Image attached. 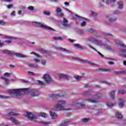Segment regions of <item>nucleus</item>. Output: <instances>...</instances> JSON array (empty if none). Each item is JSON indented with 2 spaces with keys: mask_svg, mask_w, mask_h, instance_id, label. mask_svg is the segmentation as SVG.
Returning <instances> with one entry per match:
<instances>
[{
  "mask_svg": "<svg viewBox=\"0 0 126 126\" xmlns=\"http://www.w3.org/2000/svg\"><path fill=\"white\" fill-rule=\"evenodd\" d=\"M28 73L29 74V75H35V73H34L33 72L28 71Z\"/></svg>",
  "mask_w": 126,
  "mask_h": 126,
  "instance_id": "obj_56",
  "label": "nucleus"
},
{
  "mask_svg": "<svg viewBox=\"0 0 126 126\" xmlns=\"http://www.w3.org/2000/svg\"><path fill=\"white\" fill-rule=\"evenodd\" d=\"M77 34H79V35H83V31L82 30H78L77 31Z\"/></svg>",
  "mask_w": 126,
  "mask_h": 126,
  "instance_id": "obj_44",
  "label": "nucleus"
},
{
  "mask_svg": "<svg viewBox=\"0 0 126 126\" xmlns=\"http://www.w3.org/2000/svg\"><path fill=\"white\" fill-rule=\"evenodd\" d=\"M61 97L59 94H51L48 96V101H52V100H57Z\"/></svg>",
  "mask_w": 126,
  "mask_h": 126,
  "instance_id": "obj_6",
  "label": "nucleus"
},
{
  "mask_svg": "<svg viewBox=\"0 0 126 126\" xmlns=\"http://www.w3.org/2000/svg\"><path fill=\"white\" fill-rule=\"evenodd\" d=\"M16 56L17 58H20L21 59H26L27 58V56L21 53H17L16 54Z\"/></svg>",
  "mask_w": 126,
  "mask_h": 126,
  "instance_id": "obj_20",
  "label": "nucleus"
},
{
  "mask_svg": "<svg viewBox=\"0 0 126 126\" xmlns=\"http://www.w3.org/2000/svg\"><path fill=\"white\" fill-rule=\"evenodd\" d=\"M94 97L95 99H99V98H101V97H102V94L100 93L96 94L94 95Z\"/></svg>",
  "mask_w": 126,
  "mask_h": 126,
  "instance_id": "obj_35",
  "label": "nucleus"
},
{
  "mask_svg": "<svg viewBox=\"0 0 126 126\" xmlns=\"http://www.w3.org/2000/svg\"><path fill=\"white\" fill-rule=\"evenodd\" d=\"M77 105H79V106H80V107H81L82 108H84V107H85V105L82 103H78L77 102H73L72 103H71L72 107H75Z\"/></svg>",
  "mask_w": 126,
  "mask_h": 126,
  "instance_id": "obj_18",
  "label": "nucleus"
},
{
  "mask_svg": "<svg viewBox=\"0 0 126 126\" xmlns=\"http://www.w3.org/2000/svg\"><path fill=\"white\" fill-rule=\"evenodd\" d=\"M0 25H5V22L3 21L0 20Z\"/></svg>",
  "mask_w": 126,
  "mask_h": 126,
  "instance_id": "obj_54",
  "label": "nucleus"
},
{
  "mask_svg": "<svg viewBox=\"0 0 126 126\" xmlns=\"http://www.w3.org/2000/svg\"><path fill=\"white\" fill-rule=\"evenodd\" d=\"M103 34L104 36H106V37H113V34L110 33L103 32Z\"/></svg>",
  "mask_w": 126,
  "mask_h": 126,
  "instance_id": "obj_36",
  "label": "nucleus"
},
{
  "mask_svg": "<svg viewBox=\"0 0 126 126\" xmlns=\"http://www.w3.org/2000/svg\"><path fill=\"white\" fill-rule=\"evenodd\" d=\"M40 123H41V124H44V125H49V124H50V122H41Z\"/></svg>",
  "mask_w": 126,
  "mask_h": 126,
  "instance_id": "obj_63",
  "label": "nucleus"
},
{
  "mask_svg": "<svg viewBox=\"0 0 126 126\" xmlns=\"http://www.w3.org/2000/svg\"><path fill=\"white\" fill-rule=\"evenodd\" d=\"M117 0H106V4H111V3H113L116 2Z\"/></svg>",
  "mask_w": 126,
  "mask_h": 126,
  "instance_id": "obj_30",
  "label": "nucleus"
},
{
  "mask_svg": "<svg viewBox=\"0 0 126 126\" xmlns=\"http://www.w3.org/2000/svg\"><path fill=\"white\" fill-rule=\"evenodd\" d=\"M107 18H108L109 22H115L117 21V17H112L110 15L106 16Z\"/></svg>",
  "mask_w": 126,
  "mask_h": 126,
  "instance_id": "obj_14",
  "label": "nucleus"
},
{
  "mask_svg": "<svg viewBox=\"0 0 126 126\" xmlns=\"http://www.w3.org/2000/svg\"><path fill=\"white\" fill-rule=\"evenodd\" d=\"M25 94L29 93L31 94L32 97H36V96H39L40 93L38 91L35 90H28L27 89H16L9 90L8 92L10 95H16V96L18 95H20L21 92H23Z\"/></svg>",
  "mask_w": 126,
  "mask_h": 126,
  "instance_id": "obj_1",
  "label": "nucleus"
},
{
  "mask_svg": "<svg viewBox=\"0 0 126 126\" xmlns=\"http://www.w3.org/2000/svg\"><path fill=\"white\" fill-rule=\"evenodd\" d=\"M87 101H88L89 103H97V100L96 99H88Z\"/></svg>",
  "mask_w": 126,
  "mask_h": 126,
  "instance_id": "obj_32",
  "label": "nucleus"
},
{
  "mask_svg": "<svg viewBox=\"0 0 126 126\" xmlns=\"http://www.w3.org/2000/svg\"><path fill=\"white\" fill-rule=\"evenodd\" d=\"M117 4L118 5V8L119 9H123L124 4H123V2H122V1H118Z\"/></svg>",
  "mask_w": 126,
  "mask_h": 126,
  "instance_id": "obj_23",
  "label": "nucleus"
},
{
  "mask_svg": "<svg viewBox=\"0 0 126 126\" xmlns=\"http://www.w3.org/2000/svg\"><path fill=\"white\" fill-rule=\"evenodd\" d=\"M59 77L60 78H64L65 79H68L69 76L65 74H60Z\"/></svg>",
  "mask_w": 126,
  "mask_h": 126,
  "instance_id": "obj_22",
  "label": "nucleus"
},
{
  "mask_svg": "<svg viewBox=\"0 0 126 126\" xmlns=\"http://www.w3.org/2000/svg\"><path fill=\"white\" fill-rule=\"evenodd\" d=\"M99 45L100 47H101V48H104V49H105L106 50H108V51L112 50V47H111V46H109L108 45H106L104 44H101V43Z\"/></svg>",
  "mask_w": 126,
  "mask_h": 126,
  "instance_id": "obj_17",
  "label": "nucleus"
},
{
  "mask_svg": "<svg viewBox=\"0 0 126 126\" xmlns=\"http://www.w3.org/2000/svg\"><path fill=\"white\" fill-rule=\"evenodd\" d=\"M33 61L34 62V63H40V60L38 59H34Z\"/></svg>",
  "mask_w": 126,
  "mask_h": 126,
  "instance_id": "obj_58",
  "label": "nucleus"
},
{
  "mask_svg": "<svg viewBox=\"0 0 126 126\" xmlns=\"http://www.w3.org/2000/svg\"><path fill=\"white\" fill-rule=\"evenodd\" d=\"M27 116L30 120H31V121H35L36 119H37L36 116L31 112H27Z\"/></svg>",
  "mask_w": 126,
  "mask_h": 126,
  "instance_id": "obj_10",
  "label": "nucleus"
},
{
  "mask_svg": "<svg viewBox=\"0 0 126 126\" xmlns=\"http://www.w3.org/2000/svg\"><path fill=\"white\" fill-rule=\"evenodd\" d=\"M118 93H119V94H126V91L120 89L118 90Z\"/></svg>",
  "mask_w": 126,
  "mask_h": 126,
  "instance_id": "obj_37",
  "label": "nucleus"
},
{
  "mask_svg": "<svg viewBox=\"0 0 126 126\" xmlns=\"http://www.w3.org/2000/svg\"><path fill=\"white\" fill-rule=\"evenodd\" d=\"M87 40L89 42L94 43V44H95V45H100L101 43H102V40H98L94 37H89L87 39Z\"/></svg>",
  "mask_w": 126,
  "mask_h": 126,
  "instance_id": "obj_8",
  "label": "nucleus"
},
{
  "mask_svg": "<svg viewBox=\"0 0 126 126\" xmlns=\"http://www.w3.org/2000/svg\"><path fill=\"white\" fill-rule=\"evenodd\" d=\"M84 95H91V91H89L85 92L84 93Z\"/></svg>",
  "mask_w": 126,
  "mask_h": 126,
  "instance_id": "obj_50",
  "label": "nucleus"
},
{
  "mask_svg": "<svg viewBox=\"0 0 126 126\" xmlns=\"http://www.w3.org/2000/svg\"><path fill=\"white\" fill-rule=\"evenodd\" d=\"M112 69H111L106 68V69H103L102 70V71H110Z\"/></svg>",
  "mask_w": 126,
  "mask_h": 126,
  "instance_id": "obj_59",
  "label": "nucleus"
},
{
  "mask_svg": "<svg viewBox=\"0 0 126 126\" xmlns=\"http://www.w3.org/2000/svg\"><path fill=\"white\" fill-rule=\"evenodd\" d=\"M88 64H90V65H93V66H98V64L91 62L88 61Z\"/></svg>",
  "mask_w": 126,
  "mask_h": 126,
  "instance_id": "obj_38",
  "label": "nucleus"
},
{
  "mask_svg": "<svg viewBox=\"0 0 126 126\" xmlns=\"http://www.w3.org/2000/svg\"><path fill=\"white\" fill-rule=\"evenodd\" d=\"M8 116L10 117V116H14V117H17V116H19V113H16L13 112H10L8 113Z\"/></svg>",
  "mask_w": 126,
  "mask_h": 126,
  "instance_id": "obj_24",
  "label": "nucleus"
},
{
  "mask_svg": "<svg viewBox=\"0 0 126 126\" xmlns=\"http://www.w3.org/2000/svg\"><path fill=\"white\" fill-rule=\"evenodd\" d=\"M115 42L116 44L118 45V46H121L122 47H124V48H126V45H125V44H122L120 40H115Z\"/></svg>",
  "mask_w": 126,
  "mask_h": 126,
  "instance_id": "obj_27",
  "label": "nucleus"
},
{
  "mask_svg": "<svg viewBox=\"0 0 126 126\" xmlns=\"http://www.w3.org/2000/svg\"><path fill=\"white\" fill-rule=\"evenodd\" d=\"M88 46L89 48H91V49H92L93 50H94V51H95V52H97V54L99 55L100 57H101L102 58L104 57V55H103L102 54H101V53L98 52L96 49H95V48L93 47V46H91V45H89Z\"/></svg>",
  "mask_w": 126,
  "mask_h": 126,
  "instance_id": "obj_21",
  "label": "nucleus"
},
{
  "mask_svg": "<svg viewBox=\"0 0 126 126\" xmlns=\"http://www.w3.org/2000/svg\"><path fill=\"white\" fill-rule=\"evenodd\" d=\"M29 67H31L32 68H35L36 69H39V65L37 64L33 63H29L28 64Z\"/></svg>",
  "mask_w": 126,
  "mask_h": 126,
  "instance_id": "obj_12",
  "label": "nucleus"
},
{
  "mask_svg": "<svg viewBox=\"0 0 126 126\" xmlns=\"http://www.w3.org/2000/svg\"><path fill=\"white\" fill-rule=\"evenodd\" d=\"M54 49H55V50H57L58 51H62V52H65V53H68L69 54L72 53L70 50H68L65 48L59 46H54Z\"/></svg>",
  "mask_w": 126,
  "mask_h": 126,
  "instance_id": "obj_9",
  "label": "nucleus"
},
{
  "mask_svg": "<svg viewBox=\"0 0 126 126\" xmlns=\"http://www.w3.org/2000/svg\"><path fill=\"white\" fill-rule=\"evenodd\" d=\"M8 98H9V96H6L5 95L0 94V99H7Z\"/></svg>",
  "mask_w": 126,
  "mask_h": 126,
  "instance_id": "obj_43",
  "label": "nucleus"
},
{
  "mask_svg": "<svg viewBox=\"0 0 126 126\" xmlns=\"http://www.w3.org/2000/svg\"><path fill=\"white\" fill-rule=\"evenodd\" d=\"M28 9H29V10H31V11H33V10H34V6H30L28 7Z\"/></svg>",
  "mask_w": 126,
  "mask_h": 126,
  "instance_id": "obj_49",
  "label": "nucleus"
},
{
  "mask_svg": "<svg viewBox=\"0 0 126 126\" xmlns=\"http://www.w3.org/2000/svg\"><path fill=\"white\" fill-rule=\"evenodd\" d=\"M10 76V73L6 72L4 74V77H9Z\"/></svg>",
  "mask_w": 126,
  "mask_h": 126,
  "instance_id": "obj_47",
  "label": "nucleus"
},
{
  "mask_svg": "<svg viewBox=\"0 0 126 126\" xmlns=\"http://www.w3.org/2000/svg\"><path fill=\"white\" fill-rule=\"evenodd\" d=\"M90 119L89 118H83L82 119V122L83 123H87V122H88V121H89Z\"/></svg>",
  "mask_w": 126,
  "mask_h": 126,
  "instance_id": "obj_42",
  "label": "nucleus"
},
{
  "mask_svg": "<svg viewBox=\"0 0 126 126\" xmlns=\"http://www.w3.org/2000/svg\"><path fill=\"white\" fill-rule=\"evenodd\" d=\"M50 115L52 119H57L58 118V114L55 112L49 111Z\"/></svg>",
  "mask_w": 126,
  "mask_h": 126,
  "instance_id": "obj_19",
  "label": "nucleus"
},
{
  "mask_svg": "<svg viewBox=\"0 0 126 126\" xmlns=\"http://www.w3.org/2000/svg\"><path fill=\"white\" fill-rule=\"evenodd\" d=\"M119 56L121 58H126V48L120 49Z\"/></svg>",
  "mask_w": 126,
  "mask_h": 126,
  "instance_id": "obj_11",
  "label": "nucleus"
},
{
  "mask_svg": "<svg viewBox=\"0 0 126 126\" xmlns=\"http://www.w3.org/2000/svg\"><path fill=\"white\" fill-rule=\"evenodd\" d=\"M74 17L76 18V24H79L78 21H82L80 24L81 26L82 27H85V26H86V19L82 16H78V15H75Z\"/></svg>",
  "mask_w": 126,
  "mask_h": 126,
  "instance_id": "obj_3",
  "label": "nucleus"
},
{
  "mask_svg": "<svg viewBox=\"0 0 126 126\" xmlns=\"http://www.w3.org/2000/svg\"><path fill=\"white\" fill-rule=\"evenodd\" d=\"M2 53L3 54H5L6 55H11L12 53L11 51L7 50H2Z\"/></svg>",
  "mask_w": 126,
  "mask_h": 126,
  "instance_id": "obj_26",
  "label": "nucleus"
},
{
  "mask_svg": "<svg viewBox=\"0 0 126 126\" xmlns=\"http://www.w3.org/2000/svg\"><path fill=\"white\" fill-rule=\"evenodd\" d=\"M53 40H60V41H63V37H61V36H54L53 37Z\"/></svg>",
  "mask_w": 126,
  "mask_h": 126,
  "instance_id": "obj_28",
  "label": "nucleus"
},
{
  "mask_svg": "<svg viewBox=\"0 0 126 126\" xmlns=\"http://www.w3.org/2000/svg\"><path fill=\"white\" fill-rule=\"evenodd\" d=\"M80 62V63H88V60H84L81 59Z\"/></svg>",
  "mask_w": 126,
  "mask_h": 126,
  "instance_id": "obj_48",
  "label": "nucleus"
},
{
  "mask_svg": "<svg viewBox=\"0 0 126 126\" xmlns=\"http://www.w3.org/2000/svg\"><path fill=\"white\" fill-rule=\"evenodd\" d=\"M33 25L34 26H37L38 27H41V28H44V29H47L48 30H51V31H53V32L56 31L55 29H53L52 27L49 26L43 25L39 22H33Z\"/></svg>",
  "mask_w": 126,
  "mask_h": 126,
  "instance_id": "obj_4",
  "label": "nucleus"
},
{
  "mask_svg": "<svg viewBox=\"0 0 126 126\" xmlns=\"http://www.w3.org/2000/svg\"><path fill=\"white\" fill-rule=\"evenodd\" d=\"M115 115L117 119H123V115L120 112H116Z\"/></svg>",
  "mask_w": 126,
  "mask_h": 126,
  "instance_id": "obj_25",
  "label": "nucleus"
},
{
  "mask_svg": "<svg viewBox=\"0 0 126 126\" xmlns=\"http://www.w3.org/2000/svg\"><path fill=\"white\" fill-rule=\"evenodd\" d=\"M75 79H76V80H79L80 79H81L82 78V76H77L76 77H75Z\"/></svg>",
  "mask_w": 126,
  "mask_h": 126,
  "instance_id": "obj_53",
  "label": "nucleus"
},
{
  "mask_svg": "<svg viewBox=\"0 0 126 126\" xmlns=\"http://www.w3.org/2000/svg\"><path fill=\"white\" fill-rule=\"evenodd\" d=\"M61 24L63 26L64 30H68L71 29V26L68 24V20L65 18H63V21L61 22Z\"/></svg>",
  "mask_w": 126,
  "mask_h": 126,
  "instance_id": "obj_5",
  "label": "nucleus"
},
{
  "mask_svg": "<svg viewBox=\"0 0 126 126\" xmlns=\"http://www.w3.org/2000/svg\"><path fill=\"white\" fill-rule=\"evenodd\" d=\"M114 14H120L121 12L119 10L114 11L113 12Z\"/></svg>",
  "mask_w": 126,
  "mask_h": 126,
  "instance_id": "obj_55",
  "label": "nucleus"
},
{
  "mask_svg": "<svg viewBox=\"0 0 126 126\" xmlns=\"http://www.w3.org/2000/svg\"><path fill=\"white\" fill-rule=\"evenodd\" d=\"M46 63H47V62L45 60L41 61V63H42V64H43V65H45Z\"/></svg>",
  "mask_w": 126,
  "mask_h": 126,
  "instance_id": "obj_60",
  "label": "nucleus"
},
{
  "mask_svg": "<svg viewBox=\"0 0 126 126\" xmlns=\"http://www.w3.org/2000/svg\"><path fill=\"white\" fill-rule=\"evenodd\" d=\"M107 107H109V108H112V107H114V106L116 105V103L108 102L107 103Z\"/></svg>",
  "mask_w": 126,
  "mask_h": 126,
  "instance_id": "obj_34",
  "label": "nucleus"
},
{
  "mask_svg": "<svg viewBox=\"0 0 126 126\" xmlns=\"http://www.w3.org/2000/svg\"><path fill=\"white\" fill-rule=\"evenodd\" d=\"M56 13H61L62 12V8H60V7H57L55 9Z\"/></svg>",
  "mask_w": 126,
  "mask_h": 126,
  "instance_id": "obj_29",
  "label": "nucleus"
},
{
  "mask_svg": "<svg viewBox=\"0 0 126 126\" xmlns=\"http://www.w3.org/2000/svg\"><path fill=\"white\" fill-rule=\"evenodd\" d=\"M101 83H105V84H106L107 85H111V83L107 82V81H102Z\"/></svg>",
  "mask_w": 126,
  "mask_h": 126,
  "instance_id": "obj_57",
  "label": "nucleus"
},
{
  "mask_svg": "<svg viewBox=\"0 0 126 126\" xmlns=\"http://www.w3.org/2000/svg\"><path fill=\"white\" fill-rule=\"evenodd\" d=\"M74 46L75 47L78 48V49H80V50H84V48L82 47V46H81V45H80L79 44H75Z\"/></svg>",
  "mask_w": 126,
  "mask_h": 126,
  "instance_id": "obj_31",
  "label": "nucleus"
},
{
  "mask_svg": "<svg viewBox=\"0 0 126 126\" xmlns=\"http://www.w3.org/2000/svg\"><path fill=\"white\" fill-rule=\"evenodd\" d=\"M43 78L44 79L45 82H46V83H48V84H50L53 82L52 78L51 76H50V75L48 74H44L43 75Z\"/></svg>",
  "mask_w": 126,
  "mask_h": 126,
  "instance_id": "obj_7",
  "label": "nucleus"
},
{
  "mask_svg": "<svg viewBox=\"0 0 126 126\" xmlns=\"http://www.w3.org/2000/svg\"><path fill=\"white\" fill-rule=\"evenodd\" d=\"M37 58H39V59H41L42 58V56H41L39 54L35 53V55Z\"/></svg>",
  "mask_w": 126,
  "mask_h": 126,
  "instance_id": "obj_62",
  "label": "nucleus"
},
{
  "mask_svg": "<svg viewBox=\"0 0 126 126\" xmlns=\"http://www.w3.org/2000/svg\"><path fill=\"white\" fill-rule=\"evenodd\" d=\"M71 59H72L74 61H78V62H80V58H77V57H72L71 58Z\"/></svg>",
  "mask_w": 126,
  "mask_h": 126,
  "instance_id": "obj_46",
  "label": "nucleus"
},
{
  "mask_svg": "<svg viewBox=\"0 0 126 126\" xmlns=\"http://www.w3.org/2000/svg\"><path fill=\"white\" fill-rule=\"evenodd\" d=\"M70 122H71V119H67L64 122L62 123L61 125H60L59 126H66L67 125H68L69 123H70Z\"/></svg>",
  "mask_w": 126,
  "mask_h": 126,
  "instance_id": "obj_15",
  "label": "nucleus"
},
{
  "mask_svg": "<svg viewBox=\"0 0 126 126\" xmlns=\"http://www.w3.org/2000/svg\"><path fill=\"white\" fill-rule=\"evenodd\" d=\"M125 71H114V73H115V74H118V75H120V74H124V73H125Z\"/></svg>",
  "mask_w": 126,
  "mask_h": 126,
  "instance_id": "obj_39",
  "label": "nucleus"
},
{
  "mask_svg": "<svg viewBox=\"0 0 126 126\" xmlns=\"http://www.w3.org/2000/svg\"><path fill=\"white\" fill-rule=\"evenodd\" d=\"M40 117H42V118H47L48 117L46 113H41L40 115Z\"/></svg>",
  "mask_w": 126,
  "mask_h": 126,
  "instance_id": "obj_45",
  "label": "nucleus"
},
{
  "mask_svg": "<svg viewBox=\"0 0 126 126\" xmlns=\"http://www.w3.org/2000/svg\"><path fill=\"white\" fill-rule=\"evenodd\" d=\"M66 106V101L64 100H60L54 106L56 111H64Z\"/></svg>",
  "mask_w": 126,
  "mask_h": 126,
  "instance_id": "obj_2",
  "label": "nucleus"
},
{
  "mask_svg": "<svg viewBox=\"0 0 126 126\" xmlns=\"http://www.w3.org/2000/svg\"><path fill=\"white\" fill-rule=\"evenodd\" d=\"M38 84H39V85H44V82H43V81H40V80H38Z\"/></svg>",
  "mask_w": 126,
  "mask_h": 126,
  "instance_id": "obj_52",
  "label": "nucleus"
},
{
  "mask_svg": "<svg viewBox=\"0 0 126 126\" xmlns=\"http://www.w3.org/2000/svg\"><path fill=\"white\" fill-rule=\"evenodd\" d=\"M125 99H124V98H120L118 101L119 107L120 108H123L125 105Z\"/></svg>",
  "mask_w": 126,
  "mask_h": 126,
  "instance_id": "obj_13",
  "label": "nucleus"
},
{
  "mask_svg": "<svg viewBox=\"0 0 126 126\" xmlns=\"http://www.w3.org/2000/svg\"><path fill=\"white\" fill-rule=\"evenodd\" d=\"M43 14H44L45 15H50V12H49V11H44L43 12Z\"/></svg>",
  "mask_w": 126,
  "mask_h": 126,
  "instance_id": "obj_51",
  "label": "nucleus"
},
{
  "mask_svg": "<svg viewBox=\"0 0 126 126\" xmlns=\"http://www.w3.org/2000/svg\"><path fill=\"white\" fill-rule=\"evenodd\" d=\"M1 79H4L6 84H9V80L4 77H2Z\"/></svg>",
  "mask_w": 126,
  "mask_h": 126,
  "instance_id": "obj_40",
  "label": "nucleus"
},
{
  "mask_svg": "<svg viewBox=\"0 0 126 126\" xmlns=\"http://www.w3.org/2000/svg\"><path fill=\"white\" fill-rule=\"evenodd\" d=\"M109 96L112 99H115V92L112 91L109 94Z\"/></svg>",
  "mask_w": 126,
  "mask_h": 126,
  "instance_id": "obj_33",
  "label": "nucleus"
},
{
  "mask_svg": "<svg viewBox=\"0 0 126 126\" xmlns=\"http://www.w3.org/2000/svg\"><path fill=\"white\" fill-rule=\"evenodd\" d=\"M91 15H93V16H96L97 15V14L93 11H91Z\"/></svg>",
  "mask_w": 126,
  "mask_h": 126,
  "instance_id": "obj_61",
  "label": "nucleus"
},
{
  "mask_svg": "<svg viewBox=\"0 0 126 126\" xmlns=\"http://www.w3.org/2000/svg\"><path fill=\"white\" fill-rule=\"evenodd\" d=\"M39 52L42 54H47V51L44 50L43 49L40 48L39 49Z\"/></svg>",
  "mask_w": 126,
  "mask_h": 126,
  "instance_id": "obj_41",
  "label": "nucleus"
},
{
  "mask_svg": "<svg viewBox=\"0 0 126 126\" xmlns=\"http://www.w3.org/2000/svg\"><path fill=\"white\" fill-rule=\"evenodd\" d=\"M108 64H110V65H112L113 64H115V63L112 62H108Z\"/></svg>",
  "mask_w": 126,
  "mask_h": 126,
  "instance_id": "obj_64",
  "label": "nucleus"
},
{
  "mask_svg": "<svg viewBox=\"0 0 126 126\" xmlns=\"http://www.w3.org/2000/svg\"><path fill=\"white\" fill-rule=\"evenodd\" d=\"M10 121L12 122V123H13V124H15V125H18L19 124V121H18L16 119L11 117L9 118Z\"/></svg>",
  "mask_w": 126,
  "mask_h": 126,
  "instance_id": "obj_16",
  "label": "nucleus"
}]
</instances>
